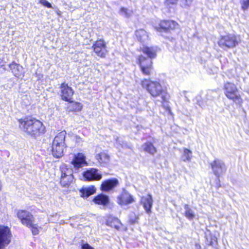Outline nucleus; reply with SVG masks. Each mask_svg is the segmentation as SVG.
Listing matches in <instances>:
<instances>
[{
	"label": "nucleus",
	"mask_w": 249,
	"mask_h": 249,
	"mask_svg": "<svg viewBox=\"0 0 249 249\" xmlns=\"http://www.w3.org/2000/svg\"><path fill=\"white\" fill-rule=\"evenodd\" d=\"M142 52L146 54L148 57H145L142 55L138 56L137 63L140 66L141 71L145 75H149L152 72V61L151 59L156 56L157 48L156 47L143 46L141 48Z\"/></svg>",
	"instance_id": "f257e3e1"
},
{
	"label": "nucleus",
	"mask_w": 249,
	"mask_h": 249,
	"mask_svg": "<svg viewBox=\"0 0 249 249\" xmlns=\"http://www.w3.org/2000/svg\"><path fill=\"white\" fill-rule=\"evenodd\" d=\"M18 122L21 129L32 137H38L44 131L42 123L35 119H20Z\"/></svg>",
	"instance_id": "f03ea898"
},
{
	"label": "nucleus",
	"mask_w": 249,
	"mask_h": 249,
	"mask_svg": "<svg viewBox=\"0 0 249 249\" xmlns=\"http://www.w3.org/2000/svg\"><path fill=\"white\" fill-rule=\"evenodd\" d=\"M66 131H63L59 133L54 138L52 152L53 155L55 158H59L63 155L64 150L66 148Z\"/></svg>",
	"instance_id": "7ed1b4c3"
},
{
	"label": "nucleus",
	"mask_w": 249,
	"mask_h": 249,
	"mask_svg": "<svg viewBox=\"0 0 249 249\" xmlns=\"http://www.w3.org/2000/svg\"><path fill=\"white\" fill-rule=\"evenodd\" d=\"M141 85L154 97L160 96L163 91L161 84L157 81L144 79L141 81Z\"/></svg>",
	"instance_id": "20e7f679"
},
{
	"label": "nucleus",
	"mask_w": 249,
	"mask_h": 249,
	"mask_svg": "<svg viewBox=\"0 0 249 249\" xmlns=\"http://www.w3.org/2000/svg\"><path fill=\"white\" fill-rule=\"evenodd\" d=\"M224 89L225 94L228 98L238 105H241L242 103L243 100L240 95L238 93V89L235 85L231 83H227L224 85Z\"/></svg>",
	"instance_id": "39448f33"
},
{
	"label": "nucleus",
	"mask_w": 249,
	"mask_h": 249,
	"mask_svg": "<svg viewBox=\"0 0 249 249\" xmlns=\"http://www.w3.org/2000/svg\"><path fill=\"white\" fill-rule=\"evenodd\" d=\"M240 41L239 36L230 34L222 36L218 41V44L222 48L226 49L235 47Z\"/></svg>",
	"instance_id": "423d86ee"
},
{
	"label": "nucleus",
	"mask_w": 249,
	"mask_h": 249,
	"mask_svg": "<svg viewBox=\"0 0 249 249\" xmlns=\"http://www.w3.org/2000/svg\"><path fill=\"white\" fill-rule=\"evenodd\" d=\"M11 234L7 227L0 226V249L4 248L11 242Z\"/></svg>",
	"instance_id": "0eeeda50"
},
{
	"label": "nucleus",
	"mask_w": 249,
	"mask_h": 249,
	"mask_svg": "<svg viewBox=\"0 0 249 249\" xmlns=\"http://www.w3.org/2000/svg\"><path fill=\"white\" fill-rule=\"evenodd\" d=\"M17 215L21 223L27 227L32 225V223L34 222L33 215L28 211L19 210L17 211Z\"/></svg>",
	"instance_id": "6e6552de"
},
{
	"label": "nucleus",
	"mask_w": 249,
	"mask_h": 249,
	"mask_svg": "<svg viewBox=\"0 0 249 249\" xmlns=\"http://www.w3.org/2000/svg\"><path fill=\"white\" fill-rule=\"evenodd\" d=\"M95 53L99 57L104 58L105 57L107 50L106 45L103 40L96 41L92 46Z\"/></svg>",
	"instance_id": "1a4fd4ad"
},
{
	"label": "nucleus",
	"mask_w": 249,
	"mask_h": 249,
	"mask_svg": "<svg viewBox=\"0 0 249 249\" xmlns=\"http://www.w3.org/2000/svg\"><path fill=\"white\" fill-rule=\"evenodd\" d=\"M211 166L214 174L219 177L226 171L224 163L220 160L216 159L211 163Z\"/></svg>",
	"instance_id": "9d476101"
},
{
	"label": "nucleus",
	"mask_w": 249,
	"mask_h": 249,
	"mask_svg": "<svg viewBox=\"0 0 249 249\" xmlns=\"http://www.w3.org/2000/svg\"><path fill=\"white\" fill-rule=\"evenodd\" d=\"M83 177L86 180H99L102 178V175L97 169L90 168L83 173Z\"/></svg>",
	"instance_id": "9b49d317"
},
{
	"label": "nucleus",
	"mask_w": 249,
	"mask_h": 249,
	"mask_svg": "<svg viewBox=\"0 0 249 249\" xmlns=\"http://www.w3.org/2000/svg\"><path fill=\"white\" fill-rule=\"evenodd\" d=\"M60 89L62 98L64 100L70 102L73 94L72 89L65 83L61 85Z\"/></svg>",
	"instance_id": "f8f14e48"
},
{
	"label": "nucleus",
	"mask_w": 249,
	"mask_h": 249,
	"mask_svg": "<svg viewBox=\"0 0 249 249\" xmlns=\"http://www.w3.org/2000/svg\"><path fill=\"white\" fill-rule=\"evenodd\" d=\"M134 201L132 196L124 190L117 197V203L122 206L128 205Z\"/></svg>",
	"instance_id": "ddd939ff"
},
{
	"label": "nucleus",
	"mask_w": 249,
	"mask_h": 249,
	"mask_svg": "<svg viewBox=\"0 0 249 249\" xmlns=\"http://www.w3.org/2000/svg\"><path fill=\"white\" fill-rule=\"evenodd\" d=\"M86 163L85 157L84 155L80 153L75 154L73 160L71 161V164L76 169H78L81 167L82 165Z\"/></svg>",
	"instance_id": "4468645a"
},
{
	"label": "nucleus",
	"mask_w": 249,
	"mask_h": 249,
	"mask_svg": "<svg viewBox=\"0 0 249 249\" xmlns=\"http://www.w3.org/2000/svg\"><path fill=\"white\" fill-rule=\"evenodd\" d=\"M161 29L165 32L176 29L178 27V24L173 20H162L160 23Z\"/></svg>",
	"instance_id": "2eb2a0df"
},
{
	"label": "nucleus",
	"mask_w": 249,
	"mask_h": 249,
	"mask_svg": "<svg viewBox=\"0 0 249 249\" xmlns=\"http://www.w3.org/2000/svg\"><path fill=\"white\" fill-rule=\"evenodd\" d=\"M118 184V180L117 179H108L102 183L101 189L103 191L107 192L116 187Z\"/></svg>",
	"instance_id": "dca6fc26"
},
{
	"label": "nucleus",
	"mask_w": 249,
	"mask_h": 249,
	"mask_svg": "<svg viewBox=\"0 0 249 249\" xmlns=\"http://www.w3.org/2000/svg\"><path fill=\"white\" fill-rule=\"evenodd\" d=\"M141 203L147 213H151V208L153 205V199L151 195L148 194L141 198Z\"/></svg>",
	"instance_id": "f3484780"
},
{
	"label": "nucleus",
	"mask_w": 249,
	"mask_h": 249,
	"mask_svg": "<svg viewBox=\"0 0 249 249\" xmlns=\"http://www.w3.org/2000/svg\"><path fill=\"white\" fill-rule=\"evenodd\" d=\"M95 158L103 166L107 165L110 161L109 155L105 151L97 154L95 156Z\"/></svg>",
	"instance_id": "a211bd4d"
},
{
	"label": "nucleus",
	"mask_w": 249,
	"mask_h": 249,
	"mask_svg": "<svg viewBox=\"0 0 249 249\" xmlns=\"http://www.w3.org/2000/svg\"><path fill=\"white\" fill-rule=\"evenodd\" d=\"M96 191L94 186H89L86 187H82L80 190V196L82 197L87 198L90 196L94 194Z\"/></svg>",
	"instance_id": "6ab92c4d"
},
{
	"label": "nucleus",
	"mask_w": 249,
	"mask_h": 249,
	"mask_svg": "<svg viewBox=\"0 0 249 249\" xmlns=\"http://www.w3.org/2000/svg\"><path fill=\"white\" fill-rule=\"evenodd\" d=\"M9 68L15 76L19 77L23 75V68L19 64L13 62L9 65Z\"/></svg>",
	"instance_id": "aec40b11"
},
{
	"label": "nucleus",
	"mask_w": 249,
	"mask_h": 249,
	"mask_svg": "<svg viewBox=\"0 0 249 249\" xmlns=\"http://www.w3.org/2000/svg\"><path fill=\"white\" fill-rule=\"evenodd\" d=\"M93 201L98 205H105L108 203L109 198L107 196L101 194L95 197Z\"/></svg>",
	"instance_id": "412c9836"
},
{
	"label": "nucleus",
	"mask_w": 249,
	"mask_h": 249,
	"mask_svg": "<svg viewBox=\"0 0 249 249\" xmlns=\"http://www.w3.org/2000/svg\"><path fill=\"white\" fill-rule=\"evenodd\" d=\"M107 225L117 230H119L122 226V224L120 220L115 217H109L107 221Z\"/></svg>",
	"instance_id": "4be33fe9"
},
{
	"label": "nucleus",
	"mask_w": 249,
	"mask_h": 249,
	"mask_svg": "<svg viewBox=\"0 0 249 249\" xmlns=\"http://www.w3.org/2000/svg\"><path fill=\"white\" fill-rule=\"evenodd\" d=\"M142 148L143 151L152 155H154L157 152L156 148L150 142H147L142 144Z\"/></svg>",
	"instance_id": "5701e85b"
},
{
	"label": "nucleus",
	"mask_w": 249,
	"mask_h": 249,
	"mask_svg": "<svg viewBox=\"0 0 249 249\" xmlns=\"http://www.w3.org/2000/svg\"><path fill=\"white\" fill-rule=\"evenodd\" d=\"M136 36L138 40L141 42H144L148 39L147 32L143 29H139L135 32Z\"/></svg>",
	"instance_id": "b1692460"
},
{
	"label": "nucleus",
	"mask_w": 249,
	"mask_h": 249,
	"mask_svg": "<svg viewBox=\"0 0 249 249\" xmlns=\"http://www.w3.org/2000/svg\"><path fill=\"white\" fill-rule=\"evenodd\" d=\"M60 171L61 173L60 177H67L68 175L69 176L73 175L72 169L65 164H63L60 166Z\"/></svg>",
	"instance_id": "393cba45"
},
{
	"label": "nucleus",
	"mask_w": 249,
	"mask_h": 249,
	"mask_svg": "<svg viewBox=\"0 0 249 249\" xmlns=\"http://www.w3.org/2000/svg\"><path fill=\"white\" fill-rule=\"evenodd\" d=\"M74 179L73 175H68L64 177H60V184L64 187H68L73 182Z\"/></svg>",
	"instance_id": "a878e982"
},
{
	"label": "nucleus",
	"mask_w": 249,
	"mask_h": 249,
	"mask_svg": "<svg viewBox=\"0 0 249 249\" xmlns=\"http://www.w3.org/2000/svg\"><path fill=\"white\" fill-rule=\"evenodd\" d=\"M184 208L185 209L184 216L189 220H193L195 217L194 211L190 208L188 204H185Z\"/></svg>",
	"instance_id": "bb28decb"
},
{
	"label": "nucleus",
	"mask_w": 249,
	"mask_h": 249,
	"mask_svg": "<svg viewBox=\"0 0 249 249\" xmlns=\"http://www.w3.org/2000/svg\"><path fill=\"white\" fill-rule=\"evenodd\" d=\"M193 157L192 151L187 148H184L181 156V159L182 161H190Z\"/></svg>",
	"instance_id": "cd10ccee"
},
{
	"label": "nucleus",
	"mask_w": 249,
	"mask_h": 249,
	"mask_svg": "<svg viewBox=\"0 0 249 249\" xmlns=\"http://www.w3.org/2000/svg\"><path fill=\"white\" fill-rule=\"evenodd\" d=\"M71 104L69 105L68 108L70 111H79L81 110L83 106L79 102H74L70 101Z\"/></svg>",
	"instance_id": "c85d7f7f"
},
{
	"label": "nucleus",
	"mask_w": 249,
	"mask_h": 249,
	"mask_svg": "<svg viewBox=\"0 0 249 249\" xmlns=\"http://www.w3.org/2000/svg\"><path fill=\"white\" fill-rule=\"evenodd\" d=\"M120 14L123 16L128 18H129L133 14L132 10L127 8L122 7L120 10Z\"/></svg>",
	"instance_id": "c756f323"
},
{
	"label": "nucleus",
	"mask_w": 249,
	"mask_h": 249,
	"mask_svg": "<svg viewBox=\"0 0 249 249\" xmlns=\"http://www.w3.org/2000/svg\"><path fill=\"white\" fill-rule=\"evenodd\" d=\"M28 227L31 228L32 232L34 235H37L39 233V229L40 228L36 225L34 224V223H32V225L29 226Z\"/></svg>",
	"instance_id": "7c9ffc66"
},
{
	"label": "nucleus",
	"mask_w": 249,
	"mask_h": 249,
	"mask_svg": "<svg viewBox=\"0 0 249 249\" xmlns=\"http://www.w3.org/2000/svg\"><path fill=\"white\" fill-rule=\"evenodd\" d=\"M242 9L243 10H247L249 7V0H243L241 2Z\"/></svg>",
	"instance_id": "2f4dec72"
},
{
	"label": "nucleus",
	"mask_w": 249,
	"mask_h": 249,
	"mask_svg": "<svg viewBox=\"0 0 249 249\" xmlns=\"http://www.w3.org/2000/svg\"><path fill=\"white\" fill-rule=\"evenodd\" d=\"M193 0H181V3L184 7H188L191 5Z\"/></svg>",
	"instance_id": "473e14b6"
},
{
	"label": "nucleus",
	"mask_w": 249,
	"mask_h": 249,
	"mask_svg": "<svg viewBox=\"0 0 249 249\" xmlns=\"http://www.w3.org/2000/svg\"><path fill=\"white\" fill-rule=\"evenodd\" d=\"M39 3L47 8H52V4L46 0H40Z\"/></svg>",
	"instance_id": "72a5a7b5"
},
{
	"label": "nucleus",
	"mask_w": 249,
	"mask_h": 249,
	"mask_svg": "<svg viewBox=\"0 0 249 249\" xmlns=\"http://www.w3.org/2000/svg\"><path fill=\"white\" fill-rule=\"evenodd\" d=\"M82 249H94L88 244H84L82 246Z\"/></svg>",
	"instance_id": "f704fd0d"
},
{
	"label": "nucleus",
	"mask_w": 249,
	"mask_h": 249,
	"mask_svg": "<svg viewBox=\"0 0 249 249\" xmlns=\"http://www.w3.org/2000/svg\"><path fill=\"white\" fill-rule=\"evenodd\" d=\"M178 0H167L168 4H175L177 3Z\"/></svg>",
	"instance_id": "c9c22d12"
},
{
	"label": "nucleus",
	"mask_w": 249,
	"mask_h": 249,
	"mask_svg": "<svg viewBox=\"0 0 249 249\" xmlns=\"http://www.w3.org/2000/svg\"><path fill=\"white\" fill-rule=\"evenodd\" d=\"M2 63V61L1 59H0V66H1V67L3 66V65Z\"/></svg>",
	"instance_id": "e433bc0d"
},
{
	"label": "nucleus",
	"mask_w": 249,
	"mask_h": 249,
	"mask_svg": "<svg viewBox=\"0 0 249 249\" xmlns=\"http://www.w3.org/2000/svg\"><path fill=\"white\" fill-rule=\"evenodd\" d=\"M56 13H57L58 15H60V11H56Z\"/></svg>",
	"instance_id": "4c0bfd02"
}]
</instances>
